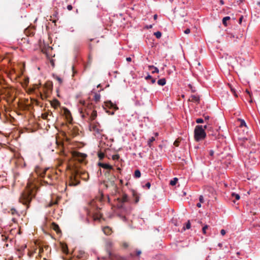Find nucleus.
Returning <instances> with one entry per match:
<instances>
[{
    "label": "nucleus",
    "mask_w": 260,
    "mask_h": 260,
    "mask_svg": "<svg viewBox=\"0 0 260 260\" xmlns=\"http://www.w3.org/2000/svg\"><path fill=\"white\" fill-rule=\"evenodd\" d=\"M36 189L35 185L32 184H27L25 189L21 193L19 198V202L23 205H26L27 208L29 207V205L31 200L36 196Z\"/></svg>",
    "instance_id": "1"
},
{
    "label": "nucleus",
    "mask_w": 260,
    "mask_h": 260,
    "mask_svg": "<svg viewBox=\"0 0 260 260\" xmlns=\"http://www.w3.org/2000/svg\"><path fill=\"white\" fill-rule=\"evenodd\" d=\"M117 207L118 209H124L125 204L129 202L128 196L125 193H123L117 199Z\"/></svg>",
    "instance_id": "2"
},
{
    "label": "nucleus",
    "mask_w": 260,
    "mask_h": 260,
    "mask_svg": "<svg viewBox=\"0 0 260 260\" xmlns=\"http://www.w3.org/2000/svg\"><path fill=\"white\" fill-rule=\"evenodd\" d=\"M80 174L78 171H75V173H73L70 176L68 184L69 186H76L79 184L80 181L78 180V176Z\"/></svg>",
    "instance_id": "3"
},
{
    "label": "nucleus",
    "mask_w": 260,
    "mask_h": 260,
    "mask_svg": "<svg viewBox=\"0 0 260 260\" xmlns=\"http://www.w3.org/2000/svg\"><path fill=\"white\" fill-rule=\"evenodd\" d=\"M86 114L90 117L91 120H94L96 116V111L93 109V106L92 104H88L85 109Z\"/></svg>",
    "instance_id": "4"
},
{
    "label": "nucleus",
    "mask_w": 260,
    "mask_h": 260,
    "mask_svg": "<svg viewBox=\"0 0 260 260\" xmlns=\"http://www.w3.org/2000/svg\"><path fill=\"white\" fill-rule=\"evenodd\" d=\"M105 105L106 107L111 109L112 110L111 111L110 110H106V112L109 113V115H114L115 111L118 109V107L114 104L112 103L111 101H107L105 103Z\"/></svg>",
    "instance_id": "5"
},
{
    "label": "nucleus",
    "mask_w": 260,
    "mask_h": 260,
    "mask_svg": "<svg viewBox=\"0 0 260 260\" xmlns=\"http://www.w3.org/2000/svg\"><path fill=\"white\" fill-rule=\"evenodd\" d=\"M206 136L205 131H194V138L197 142L204 140Z\"/></svg>",
    "instance_id": "6"
},
{
    "label": "nucleus",
    "mask_w": 260,
    "mask_h": 260,
    "mask_svg": "<svg viewBox=\"0 0 260 260\" xmlns=\"http://www.w3.org/2000/svg\"><path fill=\"white\" fill-rule=\"evenodd\" d=\"M59 132H60L59 134H58L57 136H56V143L57 144L59 143L58 139H59V138L60 137H62L61 138V139L63 141L65 140L67 142H69L71 138L67 136V134H66L65 131H59Z\"/></svg>",
    "instance_id": "7"
},
{
    "label": "nucleus",
    "mask_w": 260,
    "mask_h": 260,
    "mask_svg": "<svg viewBox=\"0 0 260 260\" xmlns=\"http://www.w3.org/2000/svg\"><path fill=\"white\" fill-rule=\"evenodd\" d=\"M108 253L109 258L111 260H128L127 258L121 257L117 254L110 251Z\"/></svg>",
    "instance_id": "8"
},
{
    "label": "nucleus",
    "mask_w": 260,
    "mask_h": 260,
    "mask_svg": "<svg viewBox=\"0 0 260 260\" xmlns=\"http://www.w3.org/2000/svg\"><path fill=\"white\" fill-rule=\"evenodd\" d=\"M236 124L238 125L240 128H243V127L245 128H247L245 121L242 119H238L237 121H236Z\"/></svg>",
    "instance_id": "9"
},
{
    "label": "nucleus",
    "mask_w": 260,
    "mask_h": 260,
    "mask_svg": "<svg viewBox=\"0 0 260 260\" xmlns=\"http://www.w3.org/2000/svg\"><path fill=\"white\" fill-rule=\"evenodd\" d=\"M51 228L54 230L55 231L57 234H60L61 233V230L58 226V224H57L55 222H52V224H51Z\"/></svg>",
    "instance_id": "10"
},
{
    "label": "nucleus",
    "mask_w": 260,
    "mask_h": 260,
    "mask_svg": "<svg viewBox=\"0 0 260 260\" xmlns=\"http://www.w3.org/2000/svg\"><path fill=\"white\" fill-rule=\"evenodd\" d=\"M99 166L104 169H107L109 170H114L113 167L108 164L100 162L99 163Z\"/></svg>",
    "instance_id": "11"
},
{
    "label": "nucleus",
    "mask_w": 260,
    "mask_h": 260,
    "mask_svg": "<svg viewBox=\"0 0 260 260\" xmlns=\"http://www.w3.org/2000/svg\"><path fill=\"white\" fill-rule=\"evenodd\" d=\"M48 169H47L46 170H44V171L43 173L41 175V177H42V178H44L45 179L46 178H47V179H51V180H52V179H53V178H56L55 175H53V176H52V175H50V174H47V175H46V176H45V175H46V171H48Z\"/></svg>",
    "instance_id": "12"
},
{
    "label": "nucleus",
    "mask_w": 260,
    "mask_h": 260,
    "mask_svg": "<svg viewBox=\"0 0 260 260\" xmlns=\"http://www.w3.org/2000/svg\"><path fill=\"white\" fill-rule=\"evenodd\" d=\"M53 87V84L51 81H48L44 85V88L46 90H51Z\"/></svg>",
    "instance_id": "13"
},
{
    "label": "nucleus",
    "mask_w": 260,
    "mask_h": 260,
    "mask_svg": "<svg viewBox=\"0 0 260 260\" xmlns=\"http://www.w3.org/2000/svg\"><path fill=\"white\" fill-rule=\"evenodd\" d=\"M188 101L192 102L197 103L198 104L200 102V98L196 95H192Z\"/></svg>",
    "instance_id": "14"
},
{
    "label": "nucleus",
    "mask_w": 260,
    "mask_h": 260,
    "mask_svg": "<svg viewBox=\"0 0 260 260\" xmlns=\"http://www.w3.org/2000/svg\"><path fill=\"white\" fill-rule=\"evenodd\" d=\"M24 33L26 36H31L34 35L35 31L32 28L28 27L25 29Z\"/></svg>",
    "instance_id": "15"
},
{
    "label": "nucleus",
    "mask_w": 260,
    "mask_h": 260,
    "mask_svg": "<svg viewBox=\"0 0 260 260\" xmlns=\"http://www.w3.org/2000/svg\"><path fill=\"white\" fill-rule=\"evenodd\" d=\"M74 155L77 158H81L82 159H84L87 156L86 154L79 152H74Z\"/></svg>",
    "instance_id": "16"
},
{
    "label": "nucleus",
    "mask_w": 260,
    "mask_h": 260,
    "mask_svg": "<svg viewBox=\"0 0 260 260\" xmlns=\"http://www.w3.org/2000/svg\"><path fill=\"white\" fill-rule=\"evenodd\" d=\"M103 231L104 233L107 235H109L112 233L111 229L110 228L109 226H105L103 228Z\"/></svg>",
    "instance_id": "17"
},
{
    "label": "nucleus",
    "mask_w": 260,
    "mask_h": 260,
    "mask_svg": "<svg viewBox=\"0 0 260 260\" xmlns=\"http://www.w3.org/2000/svg\"><path fill=\"white\" fill-rule=\"evenodd\" d=\"M51 105L54 109H56L59 106L60 103L58 100H54L51 103Z\"/></svg>",
    "instance_id": "18"
},
{
    "label": "nucleus",
    "mask_w": 260,
    "mask_h": 260,
    "mask_svg": "<svg viewBox=\"0 0 260 260\" xmlns=\"http://www.w3.org/2000/svg\"><path fill=\"white\" fill-rule=\"evenodd\" d=\"M58 200H59V199H58V198H56L55 200L52 199L50 202V203H49L48 206V207H51V206H52L55 205H57L58 204Z\"/></svg>",
    "instance_id": "19"
},
{
    "label": "nucleus",
    "mask_w": 260,
    "mask_h": 260,
    "mask_svg": "<svg viewBox=\"0 0 260 260\" xmlns=\"http://www.w3.org/2000/svg\"><path fill=\"white\" fill-rule=\"evenodd\" d=\"M149 70H152V73H158L159 72V70L157 68L153 66H149Z\"/></svg>",
    "instance_id": "20"
},
{
    "label": "nucleus",
    "mask_w": 260,
    "mask_h": 260,
    "mask_svg": "<svg viewBox=\"0 0 260 260\" xmlns=\"http://www.w3.org/2000/svg\"><path fill=\"white\" fill-rule=\"evenodd\" d=\"M91 125L93 130H99L100 128V125L98 123H92Z\"/></svg>",
    "instance_id": "21"
},
{
    "label": "nucleus",
    "mask_w": 260,
    "mask_h": 260,
    "mask_svg": "<svg viewBox=\"0 0 260 260\" xmlns=\"http://www.w3.org/2000/svg\"><path fill=\"white\" fill-rule=\"evenodd\" d=\"M231 19L230 17L226 16L222 19V23L224 26H227V21L230 20Z\"/></svg>",
    "instance_id": "22"
},
{
    "label": "nucleus",
    "mask_w": 260,
    "mask_h": 260,
    "mask_svg": "<svg viewBox=\"0 0 260 260\" xmlns=\"http://www.w3.org/2000/svg\"><path fill=\"white\" fill-rule=\"evenodd\" d=\"M48 116H53V114L52 112H48V113H45L42 114V118L43 119H47Z\"/></svg>",
    "instance_id": "23"
},
{
    "label": "nucleus",
    "mask_w": 260,
    "mask_h": 260,
    "mask_svg": "<svg viewBox=\"0 0 260 260\" xmlns=\"http://www.w3.org/2000/svg\"><path fill=\"white\" fill-rule=\"evenodd\" d=\"M157 83L159 85L163 86L166 83V79L165 78L160 79L158 80Z\"/></svg>",
    "instance_id": "24"
},
{
    "label": "nucleus",
    "mask_w": 260,
    "mask_h": 260,
    "mask_svg": "<svg viewBox=\"0 0 260 260\" xmlns=\"http://www.w3.org/2000/svg\"><path fill=\"white\" fill-rule=\"evenodd\" d=\"M53 77L55 80H56L59 82V84H61L62 83V80L59 77L53 75Z\"/></svg>",
    "instance_id": "25"
},
{
    "label": "nucleus",
    "mask_w": 260,
    "mask_h": 260,
    "mask_svg": "<svg viewBox=\"0 0 260 260\" xmlns=\"http://www.w3.org/2000/svg\"><path fill=\"white\" fill-rule=\"evenodd\" d=\"M177 181H178V179L177 178H174L173 180L170 181V184L172 186H174V185H176Z\"/></svg>",
    "instance_id": "26"
},
{
    "label": "nucleus",
    "mask_w": 260,
    "mask_h": 260,
    "mask_svg": "<svg viewBox=\"0 0 260 260\" xmlns=\"http://www.w3.org/2000/svg\"><path fill=\"white\" fill-rule=\"evenodd\" d=\"M133 196L135 198V202L136 203H137L139 201V197L137 195V193L135 192H133Z\"/></svg>",
    "instance_id": "27"
},
{
    "label": "nucleus",
    "mask_w": 260,
    "mask_h": 260,
    "mask_svg": "<svg viewBox=\"0 0 260 260\" xmlns=\"http://www.w3.org/2000/svg\"><path fill=\"white\" fill-rule=\"evenodd\" d=\"M101 95L100 94L95 93L94 96V100L95 102H99L100 100Z\"/></svg>",
    "instance_id": "28"
},
{
    "label": "nucleus",
    "mask_w": 260,
    "mask_h": 260,
    "mask_svg": "<svg viewBox=\"0 0 260 260\" xmlns=\"http://www.w3.org/2000/svg\"><path fill=\"white\" fill-rule=\"evenodd\" d=\"M135 177L139 178L141 176V172L139 170H137L135 172L134 174Z\"/></svg>",
    "instance_id": "29"
},
{
    "label": "nucleus",
    "mask_w": 260,
    "mask_h": 260,
    "mask_svg": "<svg viewBox=\"0 0 260 260\" xmlns=\"http://www.w3.org/2000/svg\"><path fill=\"white\" fill-rule=\"evenodd\" d=\"M232 196L233 198H235V200H239L240 198L239 194L235 193H233L232 194Z\"/></svg>",
    "instance_id": "30"
},
{
    "label": "nucleus",
    "mask_w": 260,
    "mask_h": 260,
    "mask_svg": "<svg viewBox=\"0 0 260 260\" xmlns=\"http://www.w3.org/2000/svg\"><path fill=\"white\" fill-rule=\"evenodd\" d=\"M121 246H122V247L123 248H127L129 246V244L126 242H123L122 243H121Z\"/></svg>",
    "instance_id": "31"
},
{
    "label": "nucleus",
    "mask_w": 260,
    "mask_h": 260,
    "mask_svg": "<svg viewBox=\"0 0 260 260\" xmlns=\"http://www.w3.org/2000/svg\"><path fill=\"white\" fill-rule=\"evenodd\" d=\"M64 114H66L67 118L70 117L71 115L70 111L67 109H64Z\"/></svg>",
    "instance_id": "32"
},
{
    "label": "nucleus",
    "mask_w": 260,
    "mask_h": 260,
    "mask_svg": "<svg viewBox=\"0 0 260 260\" xmlns=\"http://www.w3.org/2000/svg\"><path fill=\"white\" fill-rule=\"evenodd\" d=\"M154 35L157 39H159L161 36V33L159 31L154 32Z\"/></svg>",
    "instance_id": "33"
},
{
    "label": "nucleus",
    "mask_w": 260,
    "mask_h": 260,
    "mask_svg": "<svg viewBox=\"0 0 260 260\" xmlns=\"http://www.w3.org/2000/svg\"><path fill=\"white\" fill-rule=\"evenodd\" d=\"M155 141V138L153 137H151L148 141V144L149 146H151V143Z\"/></svg>",
    "instance_id": "34"
},
{
    "label": "nucleus",
    "mask_w": 260,
    "mask_h": 260,
    "mask_svg": "<svg viewBox=\"0 0 260 260\" xmlns=\"http://www.w3.org/2000/svg\"><path fill=\"white\" fill-rule=\"evenodd\" d=\"M208 227L209 226L207 225H205V226H203V229H202V231H203V233L205 235L206 234V230H207L208 229Z\"/></svg>",
    "instance_id": "35"
},
{
    "label": "nucleus",
    "mask_w": 260,
    "mask_h": 260,
    "mask_svg": "<svg viewBox=\"0 0 260 260\" xmlns=\"http://www.w3.org/2000/svg\"><path fill=\"white\" fill-rule=\"evenodd\" d=\"M98 157L99 159L101 160L104 157V154L103 152H100L98 153Z\"/></svg>",
    "instance_id": "36"
},
{
    "label": "nucleus",
    "mask_w": 260,
    "mask_h": 260,
    "mask_svg": "<svg viewBox=\"0 0 260 260\" xmlns=\"http://www.w3.org/2000/svg\"><path fill=\"white\" fill-rule=\"evenodd\" d=\"M180 142V139H178L175 141V142H174V145L175 146L178 147L179 145Z\"/></svg>",
    "instance_id": "37"
},
{
    "label": "nucleus",
    "mask_w": 260,
    "mask_h": 260,
    "mask_svg": "<svg viewBox=\"0 0 260 260\" xmlns=\"http://www.w3.org/2000/svg\"><path fill=\"white\" fill-rule=\"evenodd\" d=\"M194 130H204L203 125H197Z\"/></svg>",
    "instance_id": "38"
},
{
    "label": "nucleus",
    "mask_w": 260,
    "mask_h": 260,
    "mask_svg": "<svg viewBox=\"0 0 260 260\" xmlns=\"http://www.w3.org/2000/svg\"><path fill=\"white\" fill-rule=\"evenodd\" d=\"M44 251L43 248L39 246V256H41V253Z\"/></svg>",
    "instance_id": "39"
},
{
    "label": "nucleus",
    "mask_w": 260,
    "mask_h": 260,
    "mask_svg": "<svg viewBox=\"0 0 260 260\" xmlns=\"http://www.w3.org/2000/svg\"><path fill=\"white\" fill-rule=\"evenodd\" d=\"M119 158V155L118 154H115L112 156V159L113 160H118Z\"/></svg>",
    "instance_id": "40"
},
{
    "label": "nucleus",
    "mask_w": 260,
    "mask_h": 260,
    "mask_svg": "<svg viewBox=\"0 0 260 260\" xmlns=\"http://www.w3.org/2000/svg\"><path fill=\"white\" fill-rule=\"evenodd\" d=\"M188 87H189V89L191 90L192 92H194L196 91L195 88L193 87L191 85L189 84Z\"/></svg>",
    "instance_id": "41"
},
{
    "label": "nucleus",
    "mask_w": 260,
    "mask_h": 260,
    "mask_svg": "<svg viewBox=\"0 0 260 260\" xmlns=\"http://www.w3.org/2000/svg\"><path fill=\"white\" fill-rule=\"evenodd\" d=\"M230 88H231V91H232V92L234 94L235 96H236V97H237V96H238V95H237V94H236V91H235V90L234 88H233L231 87V85H230Z\"/></svg>",
    "instance_id": "42"
},
{
    "label": "nucleus",
    "mask_w": 260,
    "mask_h": 260,
    "mask_svg": "<svg viewBox=\"0 0 260 260\" xmlns=\"http://www.w3.org/2000/svg\"><path fill=\"white\" fill-rule=\"evenodd\" d=\"M203 121H204L203 119H202L201 118H198L196 120V122L198 123H202V122H203Z\"/></svg>",
    "instance_id": "43"
},
{
    "label": "nucleus",
    "mask_w": 260,
    "mask_h": 260,
    "mask_svg": "<svg viewBox=\"0 0 260 260\" xmlns=\"http://www.w3.org/2000/svg\"><path fill=\"white\" fill-rule=\"evenodd\" d=\"M190 223L189 222V221H188L187 223H186V229H189L190 228Z\"/></svg>",
    "instance_id": "44"
},
{
    "label": "nucleus",
    "mask_w": 260,
    "mask_h": 260,
    "mask_svg": "<svg viewBox=\"0 0 260 260\" xmlns=\"http://www.w3.org/2000/svg\"><path fill=\"white\" fill-rule=\"evenodd\" d=\"M199 201L200 203H203L204 202V198L203 196H200L199 197Z\"/></svg>",
    "instance_id": "45"
},
{
    "label": "nucleus",
    "mask_w": 260,
    "mask_h": 260,
    "mask_svg": "<svg viewBox=\"0 0 260 260\" xmlns=\"http://www.w3.org/2000/svg\"><path fill=\"white\" fill-rule=\"evenodd\" d=\"M190 29H189V28H187V29H186L184 30V32L185 34H189V33H190Z\"/></svg>",
    "instance_id": "46"
},
{
    "label": "nucleus",
    "mask_w": 260,
    "mask_h": 260,
    "mask_svg": "<svg viewBox=\"0 0 260 260\" xmlns=\"http://www.w3.org/2000/svg\"><path fill=\"white\" fill-rule=\"evenodd\" d=\"M11 213L13 215H14L15 214H17L16 210L15 209H11Z\"/></svg>",
    "instance_id": "47"
},
{
    "label": "nucleus",
    "mask_w": 260,
    "mask_h": 260,
    "mask_svg": "<svg viewBox=\"0 0 260 260\" xmlns=\"http://www.w3.org/2000/svg\"><path fill=\"white\" fill-rule=\"evenodd\" d=\"M220 233L222 236H224L226 232L224 230L222 229L221 230Z\"/></svg>",
    "instance_id": "48"
},
{
    "label": "nucleus",
    "mask_w": 260,
    "mask_h": 260,
    "mask_svg": "<svg viewBox=\"0 0 260 260\" xmlns=\"http://www.w3.org/2000/svg\"><path fill=\"white\" fill-rule=\"evenodd\" d=\"M67 9L69 11H71L73 9V7L72 6V5H69L68 6H67Z\"/></svg>",
    "instance_id": "49"
},
{
    "label": "nucleus",
    "mask_w": 260,
    "mask_h": 260,
    "mask_svg": "<svg viewBox=\"0 0 260 260\" xmlns=\"http://www.w3.org/2000/svg\"><path fill=\"white\" fill-rule=\"evenodd\" d=\"M203 127L204 130L211 128L208 125H206V124L203 126Z\"/></svg>",
    "instance_id": "50"
},
{
    "label": "nucleus",
    "mask_w": 260,
    "mask_h": 260,
    "mask_svg": "<svg viewBox=\"0 0 260 260\" xmlns=\"http://www.w3.org/2000/svg\"><path fill=\"white\" fill-rule=\"evenodd\" d=\"M145 186L146 187H147L148 188H149L150 186H151V184L150 182H147L146 184H145Z\"/></svg>",
    "instance_id": "51"
},
{
    "label": "nucleus",
    "mask_w": 260,
    "mask_h": 260,
    "mask_svg": "<svg viewBox=\"0 0 260 260\" xmlns=\"http://www.w3.org/2000/svg\"><path fill=\"white\" fill-rule=\"evenodd\" d=\"M141 254V251L140 250H137L136 251V255L137 256L140 255Z\"/></svg>",
    "instance_id": "52"
},
{
    "label": "nucleus",
    "mask_w": 260,
    "mask_h": 260,
    "mask_svg": "<svg viewBox=\"0 0 260 260\" xmlns=\"http://www.w3.org/2000/svg\"><path fill=\"white\" fill-rule=\"evenodd\" d=\"M214 152L213 150H210L209 154H210V156H212L214 154Z\"/></svg>",
    "instance_id": "53"
},
{
    "label": "nucleus",
    "mask_w": 260,
    "mask_h": 260,
    "mask_svg": "<svg viewBox=\"0 0 260 260\" xmlns=\"http://www.w3.org/2000/svg\"><path fill=\"white\" fill-rule=\"evenodd\" d=\"M50 63H51V64L52 65V66L53 67H54V60L53 59H51L50 60Z\"/></svg>",
    "instance_id": "54"
},
{
    "label": "nucleus",
    "mask_w": 260,
    "mask_h": 260,
    "mask_svg": "<svg viewBox=\"0 0 260 260\" xmlns=\"http://www.w3.org/2000/svg\"><path fill=\"white\" fill-rule=\"evenodd\" d=\"M242 19H243V16H241L240 18L239 19V23H241Z\"/></svg>",
    "instance_id": "55"
},
{
    "label": "nucleus",
    "mask_w": 260,
    "mask_h": 260,
    "mask_svg": "<svg viewBox=\"0 0 260 260\" xmlns=\"http://www.w3.org/2000/svg\"><path fill=\"white\" fill-rule=\"evenodd\" d=\"M126 61L129 62V61H131L132 59L130 57H128L126 58Z\"/></svg>",
    "instance_id": "56"
},
{
    "label": "nucleus",
    "mask_w": 260,
    "mask_h": 260,
    "mask_svg": "<svg viewBox=\"0 0 260 260\" xmlns=\"http://www.w3.org/2000/svg\"><path fill=\"white\" fill-rule=\"evenodd\" d=\"M146 79H152V77L150 75H148L145 78Z\"/></svg>",
    "instance_id": "57"
},
{
    "label": "nucleus",
    "mask_w": 260,
    "mask_h": 260,
    "mask_svg": "<svg viewBox=\"0 0 260 260\" xmlns=\"http://www.w3.org/2000/svg\"><path fill=\"white\" fill-rule=\"evenodd\" d=\"M197 206L198 207H199V208L201 207V203H200H200H198V204H197Z\"/></svg>",
    "instance_id": "58"
},
{
    "label": "nucleus",
    "mask_w": 260,
    "mask_h": 260,
    "mask_svg": "<svg viewBox=\"0 0 260 260\" xmlns=\"http://www.w3.org/2000/svg\"><path fill=\"white\" fill-rule=\"evenodd\" d=\"M155 81H156L155 79H154V78H152L151 79V82H152V83H154L155 82Z\"/></svg>",
    "instance_id": "59"
},
{
    "label": "nucleus",
    "mask_w": 260,
    "mask_h": 260,
    "mask_svg": "<svg viewBox=\"0 0 260 260\" xmlns=\"http://www.w3.org/2000/svg\"><path fill=\"white\" fill-rule=\"evenodd\" d=\"M219 3L221 4V5H223L224 4V1L223 0H220L219 1Z\"/></svg>",
    "instance_id": "60"
},
{
    "label": "nucleus",
    "mask_w": 260,
    "mask_h": 260,
    "mask_svg": "<svg viewBox=\"0 0 260 260\" xmlns=\"http://www.w3.org/2000/svg\"><path fill=\"white\" fill-rule=\"evenodd\" d=\"M157 18V15L156 14H155L154 16H153V18L154 20H156Z\"/></svg>",
    "instance_id": "61"
},
{
    "label": "nucleus",
    "mask_w": 260,
    "mask_h": 260,
    "mask_svg": "<svg viewBox=\"0 0 260 260\" xmlns=\"http://www.w3.org/2000/svg\"><path fill=\"white\" fill-rule=\"evenodd\" d=\"M246 92H247V93L249 94L250 98H251V94H250V92L248 90H246Z\"/></svg>",
    "instance_id": "62"
},
{
    "label": "nucleus",
    "mask_w": 260,
    "mask_h": 260,
    "mask_svg": "<svg viewBox=\"0 0 260 260\" xmlns=\"http://www.w3.org/2000/svg\"><path fill=\"white\" fill-rule=\"evenodd\" d=\"M122 219L123 221H125L126 220V217L125 216H122Z\"/></svg>",
    "instance_id": "63"
},
{
    "label": "nucleus",
    "mask_w": 260,
    "mask_h": 260,
    "mask_svg": "<svg viewBox=\"0 0 260 260\" xmlns=\"http://www.w3.org/2000/svg\"><path fill=\"white\" fill-rule=\"evenodd\" d=\"M152 27V25H150L149 26H147V28H151Z\"/></svg>",
    "instance_id": "64"
}]
</instances>
